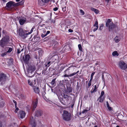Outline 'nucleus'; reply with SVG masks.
Returning <instances> with one entry per match:
<instances>
[{"label": "nucleus", "instance_id": "nucleus-1", "mask_svg": "<svg viewBox=\"0 0 127 127\" xmlns=\"http://www.w3.org/2000/svg\"><path fill=\"white\" fill-rule=\"evenodd\" d=\"M106 26L108 28L110 31L113 30L114 29L118 27L116 24H114L112 22L111 20L108 19L106 23Z\"/></svg>", "mask_w": 127, "mask_h": 127}, {"label": "nucleus", "instance_id": "nucleus-2", "mask_svg": "<svg viewBox=\"0 0 127 127\" xmlns=\"http://www.w3.org/2000/svg\"><path fill=\"white\" fill-rule=\"evenodd\" d=\"M9 41V37L7 35L3 38L0 40V46L2 47H4L8 44Z\"/></svg>", "mask_w": 127, "mask_h": 127}, {"label": "nucleus", "instance_id": "nucleus-3", "mask_svg": "<svg viewBox=\"0 0 127 127\" xmlns=\"http://www.w3.org/2000/svg\"><path fill=\"white\" fill-rule=\"evenodd\" d=\"M63 119L64 120L68 121L71 119V115L69 113L68 111L64 110L63 112Z\"/></svg>", "mask_w": 127, "mask_h": 127}, {"label": "nucleus", "instance_id": "nucleus-4", "mask_svg": "<svg viewBox=\"0 0 127 127\" xmlns=\"http://www.w3.org/2000/svg\"><path fill=\"white\" fill-rule=\"evenodd\" d=\"M19 34L21 38L23 39H25L27 37L28 35L27 33L23 31L22 29L21 28H20L19 29Z\"/></svg>", "mask_w": 127, "mask_h": 127}, {"label": "nucleus", "instance_id": "nucleus-5", "mask_svg": "<svg viewBox=\"0 0 127 127\" xmlns=\"http://www.w3.org/2000/svg\"><path fill=\"white\" fill-rule=\"evenodd\" d=\"M119 67L121 69L125 70L127 68V64L124 62L121 61H120L118 64Z\"/></svg>", "mask_w": 127, "mask_h": 127}, {"label": "nucleus", "instance_id": "nucleus-6", "mask_svg": "<svg viewBox=\"0 0 127 127\" xmlns=\"http://www.w3.org/2000/svg\"><path fill=\"white\" fill-rule=\"evenodd\" d=\"M7 77L5 74L3 73H0V83H2L7 80Z\"/></svg>", "mask_w": 127, "mask_h": 127}, {"label": "nucleus", "instance_id": "nucleus-7", "mask_svg": "<svg viewBox=\"0 0 127 127\" xmlns=\"http://www.w3.org/2000/svg\"><path fill=\"white\" fill-rule=\"evenodd\" d=\"M27 69V71L28 73H32L36 69L34 66L30 65V64H29V65H27L26 66Z\"/></svg>", "mask_w": 127, "mask_h": 127}, {"label": "nucleus", "instance_id": "nucleus-8", "mask_svg": "<svg viewBox=\"0 0 127 127\" xmlns=\"http://www.w3.org/2000/svg\"><path fill=\"white\" fill-rule=\"evenodd\" d=\"M63 97L64 99V102L65 103H68L69 101L71 99V97L67 95L64 94Z\"/></svg>", "mask_w": 127, "mask_h": 127}, {"label": "nucleus", "instance_id": "nucleus-9", "mask_svg": "<svg viewBox=\"0 0 127 127\" xmlns=\"http://www.w3.org/2000/svg\"><path fill=\"white\" fill-rule=\"evenodd\" d=\"M30 58V55L28 54L25 56V59H24V62L26 66H27V65H29V61Z\"/></svg>", "mask_w": 127, "mask_h": 127}, {"label": "nucleus", "instance_id": "nucleus-10", "mask_svg": "<svg viewBox=\"0 0 127 127\" xmlns=\"http://www.w3.org/2000/svg\"><path fill=\"white\" fill-rule=\"evenodd\" d=\"M14 2L13 1H9L6 4V6L9 9H11L14 6Z\"/></svg>", "mask_w": 127, "mask_h": 127}, {"label": "nucleus", "instance_id": "nucleus-11", "mask_svg": "<svg viewBox=\"0 0 127 127\" xmlns=\"http://www.w3.org/2000/svg\"><path fill=\"white\" fill-rule=\"evenodd\" d=\"M43 114V111L39 109L35 112V116L36 117H39L41 116Z\"/></svg>", "mask_w": 127, "mask_h": 127}, {"label": "nucleus", "instance_id": "nucleus-12", "mask_svg": "<svg viewBox=\"0 0 127 127\" xmlns=\"http://www.w3.org/2000/svg\"><path fill=\"white\" fill-rule=\"evenodd\" d=\"M30 124L32 127H35L36 126V124L35 123L34 118L32 117L30 120Z\"/></svg>", "mask_w": 127, "mask_h": 127}, {"label": "nucleus", "instance_id": "nucleus-13", "mask_svg": "<svg viewBox=\"0 0 127 127\" xmlns=\"http://www.w3.org/2000/svg\"><path fill=\"white\" fill-rule=\"evenodd\" d=\"M25 114H26L23 111H21L19 112L18 115L20 118L22 119L24 117Z\"/></svg>", "mask_w": 127, "mask_h": 127}, {"label": "nucleus", "instance_id": "nucleus-14", "mask_svg": "<svg viewBox=\"0 0 127 127\" xmlns=\"http://www.w3.org/2000/svg\"><path fill=\"white\" fill-rule=\"evenodd\" d=\"M26 19L25 18H20L19 20V22L20 25H22L26 21Z\"/></svg>", "mask_w": 127, "mask_h": 127}, {"label": "nucleus", "instance_id": "nucleus-15", "mask_svg": "<svg viewBox=\"0 0 127 127\" xmlns=\"http://www.w3.org/2000/svg\"><path fill=\"white\" fill-rule=\"evenodd\" d=\"M63 49L65 51H67L70 49V46L69 44L66 45L64 46Z\"/></svg>", "mask_w": 127, "mask_h": 127}, {"label": "nucleus", "instance_id": "nucleus-16", "mask_svg": "<svg viewBox=\"0 0 127 127\" xmlns=\"http://www.w3.org/2000/svg\"><path fill=\"white\" fill-rule=\"evenodd\" d=\"M94 27H95L93 30V31L95 32V31L98 29V23L97 21L95 22V24L94 26Z\"/></svg>", "mask_w": 127, "mask_h": 127}, {"label": "nucleus", "instance_id": "nucleus-17", "mask_svg": "<svg viewBox=\"0 0 127 127\" xmlns=\"http://www.w3.org/2000/svg\"><path fill=\"white\" fill-rule=\"evenodd\" d=\"M77 73V72H74L73 73L70 74L69 75H67V74L64 75L62 77H71L73 76L74 75L76 74V73Z\"/></svg>", "mask_w": 127, "mask_h": 127}, {"label": "nucleus", "instance_id": "nucleus-18", "mask_svg": "<svg viewBox=\"0 0 127 127\" xmlns=\"http://www.w3.org/2000/svg\"><path fill=\"white\" fill-rule=\"evenodd\" d=\"M37 99H36V100L33 103V110H34L36 108L37 105Z\"/></svg>", "mask_w": 127, "mask_h": 127}, {"label": "nucleus", "instance_id": "nucleus-19", "mask_svg": "<svg viewBox=\"0 0 127 127\" xmlns=\"http://www.w3.org/2000/svg\"><path fill=\"white\" fill-rule=\"evenodd\" d=\"M33 90L35 93L36 94H39L40 91L39 88L34 87L33 88Z\"/></svg>", "mask_w": 127, "mask_h": 127}, {"label": "nucleus", "instance_id": "nucleus-20", "mask_svg": "<svg viewBox=\"0 0 127 127\" xmlns=\"http://www.w3.org/2000/svg\"><path fill=\"white\" fill-rule=\"evenodd\" d=\"M70 67H68L66 69L64 72V75L67 74H69L70 73L69 70L70 69Z\"/></svg>", "mask_w": 127, "mask_h": 127}, {"label": "nucleus", "instance_id": "nucleus-21", "mask_svg": "<svg viewBox=\"0 0 127 127\" xmlns=\"http://www.w3.org/2000/svg\"><path fill=\"white\" fill-rule=\"evenodd\" d=\"M91 10L92 11H94L95 13L96 14H98L99 13V11L98 10L94 8H91Z\"/></svg>", "mask_w": 127, "mask_h": 127}, {"label": "nucleus", "instance_id": "nucleus-22", "mask_svg": "<svg viewBox=\"0 0 127 127\" xmlns=\"http://www.w3.org/2000/svg\"><path fill=\"white\" fill-rule=\"evenodd\" d=\"M107 106L108 109L109 111H111L112 110V108L111 107H110L109 105V104L107 101L106 102Z\"/></svg>", "mask_w": 127, "mask_h": 127}, {"label": "nucleus", "instance_id": "nucleus-23", "mask_svg": "<svg viewBox=\"0 0 127 127\" xmlns=\"http://www.w3.org/2000/svg\"><path fill=\"white\" fill-rule=\"evenodd\" d=\"M97 88L96 86V85H95L93 90L91 91V93H92L96 92L97 90Z\"/></svg>", "mask_w": 127, "mask_h": 127}, {"label": "nucleus", "instance_id": "nucleus-24", "mask_svg": "<svg viewBox=\"0 0 127 127\" xmlns=\"http://www.w3.org/2000/svg\"><path fill=\"white\" fill-rule=\"evenodd\" d=\"M112 55L113 56H118L119 55V54L117 51H115L112 53Z\"/></svg>", "mask_w": 127, "mask_h": 127}, {"label": "nucleus", "instance_id": "nucleus-25", "mask_svg": "<svg viewBox=\"0 0 127 127\" xmlns=\"http://www.w3.org/2000/svg\"><path fill=\"white\" fill-rule=\"evenodd\" d=\"M24 48L22 49L21 50L20 48H18L17 49V53L18 54H19L21 52V51H24Z\"/></svg>", "mask_w": 127, "mask_h": 127}, {"label": "nucleus", "instance_id": "nucleus-26", "mask_svg": "<svg viewBox=\"0 0 127 127\" xmlns=\"http://www.w3.org/2000/svg\"><path fill=\"white\" fill-rule=\"evenodd\" d=\"M115 40L116 42H118L120 41V39L118 36H116L115 38Z\"/></svg>", "mask_w": 127, "mask_h": 127}, {"label": "nucleus", "instance_id": "nucleus-27", "mask_svg": "<svg viewBox=\"0 0 127 127\" xmlns=\"http://www.w3.org/2000/svg\"><path fill=\"white\" fill-rule=\"evenodd\" d=\"M126 119L125 120H122V122H123L124 124L127 125V116L126 117Z\"/></svg>", "mask_w": 127, "mask_h": 127}, {"label": "nucleus", "instance_id": "nucleus-28", "mask_svg": "<svg viewBox=\"0 0 127 127\" xmlns=\"http://www.w3.org/2000/svg\"><path fill=\"white\" fill-rule=\"evenodd\" d=\"M34 28H35V27H33L31 29V30L30 32H29L27 33L28 35L30 34L31 33H32V32H33V30Z\"/></svg>", "mask_w": 127, "mask_h": 127}, {"label": "nucleus", "instance_id": "nucleus-29", "mask_svg": "<svg viewBox=\"0 0 127 127\" xmlns=\"http://www.w3.org/2000/svg\"><path fill=\"white\" fill-rule=\"evenodd\" d=\"M67 90L69 93L71 92L72 91V88L71 87H69L67 88Z\"/></svg>", "mask_w": 127, "mask_h": 127}, {"label": "nucleus", "instance_id": "nucleus-30", "mask_svg": "<svg viewBox=\"0 0 127 127\" xmlns=\"http://www.w3.org/2000/svg\"><path fill=\"white\" fill-rule=\"evenodd\" d=\"M95 73L94 72H93L92 73V74H91V79H90V80H93V76H94V75Z\"/></svg>", "mask_w": 127, "mask_h": 127}, {"label": "nucleus", "instance_id": "nucleus-31", "mask_svg": "<svg viewBox=\"0 0 127 127\" xmlns=\"http://www.w3.org/2000/svg\"><path fill=\"white\" fill-rule=\"evenodd\" d=\"M78 47L80 51H82V47L80 44H79L78 45Z\"/></svg>", "mask_w": 127, "mask_h": 127}, {"label": "nucleus", "instance_id": "nucleus-32", "mask_svg": "<svg viewBox=\"0 0 127 127\" xmlns=\"http://www.w3.org/2000/svg\"><path fill=\"white\" fill-rule=\"evenodd\" d=\"M102 97H101L100 98L99 97H98L97 100H99V101L100 102H103V99L101 98Z\"/></svg>", "mask_w": 127, "mask_h": 127}, {"label": "nucleus", "instance_id": "nucleus-33", "mask_svg": "<svg viewBox=\"0 0 127 127\" xmlns=\"http://www.w3.org/2000/svg\"><path fill=\"white\" fill-rule=\"evenodd\" d=\"M92 80H90L88 84V88H89L91 86V84L92 82Z\"/></svg>", "mask_w": 127, "mask_h": 127}, {"label": "nucleus", "instance_id": "nucleus-34", "mask_svg": "<svg viewBox=\"0 0 127 127\" xmlns=\"http://www.w3.org/2000/svg\"><path fill=\"white\" fill-rule=\"evenodd\" d=\"M42 2L44 3H47L50 0H41Z\"/></svg>", "mask_w": 127, "mask_h": 127}, {"label": "nucleus", "instance_id": "nucleus-35", "mask_svg": "<svg viewBox=\"0 0 127 127\" xmlns=\"http://www.w3.org/2000/svg\"><path fill=\"white\" fill-rule=\"evenodd\" d=\"M12 49L11 48H9L8 51H7V53H10L12 51Z\"/></svg>", "mask_w": 127, "mask_h": 127}, {"label": "nucleus", "instance_id": "nucleus-36", "mask_svg": "<svg viewBox=\"0 0 127 127\" xmlns=\"http://www.w3.org/2000/svg\"><path fill=\"white\" fill-rule=\"evenodd\" d=\"M28 83L29 85L31 86H33V83H32L31 82L30 80H28Z\"/></svg>", "mask_w": 127, "mask_h": 127}, {"label": "nucleus", "instance_id": "nucleus-37", "mask_svg": "<svg viewBox=\"0 0 127 127\" xmlns=\"http://www.w3.org/2000/svg\"><path fill=\"white\" fill-rule=\"evenodd\" d=\"M14 6H19L20 5V4L19 3V2L18 3H15V2H14Z\"/></svg>", "mask_w": 127, "mask_h": 127}, {"label": "nucleus", "instance_id": "nucleus-38", "mask_svg": "<svg viewBox=\"0 0 127 127\" xmlns=\"http://www.w3.org/2000/svg\"><path fill=\"white\" fill-rule=\"evenodd\" d=\"M104 92L103 91H102L101 93V95H100V96L99 97V98H100L101 97H102L103 95L104 94Z\"/></svg>", "mask_w": 127, "mask_h": 127}, {"label": "nucleus", "instance_id": "nucleus-39", "mask_svg": "<svg viewBox=\"0 0 127 127\" xmlns=\"http://www.w3.org/2000/svg\"><path fill=\"white\" fill-rule=\"evenodd\" d=\"M55 80H56V79H53L52 80V81H51V85H53L54 84H55Z\"/></svg>", "mask_w": 127, "mask_h": 127}, {"label": "nucleus", "instance_id": "nucleus-40", "mask_svg": "<svg viewBox=\"0 0 127 127\" xmlns=\"http://www.w3.org/2000/svg\"><path fill=\"white\" fill-rule=\"evenodd\" d=\"M7 52H4V53L2 54H1V56L2 57H4L7 54Z\"/></svg>", "mask_w": 127, "mask_h": 127}, {"label": "nucleus", "instance_id": "nucleus-41", "mask_svg": "<svg viewBox=\"0 0 127 127\" xmlns=\"http://www.w3.org/2000/svg\"><path fill=\"white\" fill-rule=\"evenodd\" d=\"M39 54V55L41 56L43 53V51L42 50H39L38 51Z\"/></svg>", "mask_w": 127, "mask_h": 127}, {"label": "nucleus", "instance_id": "nucleus-42", "mask_svg": "<svg viewBox=\"0 0 127 127\" xmlns=\"http://www.w3.org/2000/svg\"><path fill=\"white\" fill-rule=\"evenodd\" d=\"M19 3L20 5H22L24 4V1L23 0H22L19 2Z\"/></svg>", "mask_w": 127, "mask_h": 127}, {"label": "nucleus", "instance_id": "nucleus-43", "mask_svg": "<svg viewBox=\"0 0 127 127\" xmlns=\"http://www.w3.org/2000/svg\"><path fill=\"white\" fill-rule=\"evenodd\" d=\"M51 62H48L47 64L46 65V66H47L48 67H49L50 65L51 64Z\"/></svg>", "mask_w": 127, "mask_h": 127}, {"label": "nucleus", "instance_id": "nucleus-44", "mask_svg": "<svg viewBox=\"0 0 127 127\" xmlns=\"http://www.w3.org/2000/svg\"><path fill=\"white\" fill-rule=\"evenodd\" d=\"M89 110L87 109H85L82 112V113L83 114L88 111Z\"/></svg>", "mask_w": 127, "mask_h": 127}, {"label": "nucleus", "instance_id": "nucleus-45", "mask_svg": "<svg viewBox=\"0 0 127 127\" xmlns=\"http://www.w3.org/2000/svg\"><path fill=\"white\" fill-rule=\"evenodd\" d=\"M44 32L45 33V35H46V36L48 34L50 33V32L49 31H47V32Z\"/></svg>", "mask_w": 127, "mask_h": 127}, {"label": "nucleus", "instance_id": "nucleus-46", "mask_svg": "<svg viewBox=\"0 0 127 127\" xmlns=\"http://www.w3.org/2000/svg\"><path fill=\"white\" fill-rule=\"evenodd\" d=\"M34 39L35 40L34 41L36 42L37 41V39L38 38L39 39V38L38 37H34Z\"/></svg>", "mask_w": 127, "mask_h": 127}, {"label": "nucleus", "instance_id": "nucleus-47", "mask_svg": "<svg viewBox=\"0 0 127 127\" xmlns=\"http://www.w3.org/2000/svg\"><path fill=\"white\" fill-rule=\"evenodd\" d=\"M13 102L15 104V108H16L17 107V102L15 100H13Z\"/></svg>", "mask_w": 127, "mask_h": 127}, {"label": "nucleus", "instance_id": "nucleus-48", "mask_svg": "<svg viewBox=\"0 0 127 127\" xmlns=\"http://www.w3.org/2000/svg\"><path fill=\"white\" fill-rule=\"evenodd\" d=\"M80 12L82 14V15H83L84 14V12L82 10L80 9Z\"/></svg>", "mask_w": 127, "mask_h": 127}, {"label": "nucleus", "instance_id": "nucleus-49", "mask_svg": "<svg viewBox=\"0 0 127 127\" xmlns=\"http://www.w3.org/2000/svg\"><path fill=\"white\" fill-rule=\"evenodd\" d=\"M62 10L63 11L65 12L66 10V7L65 6L64 7L62 8Z\"/></svg>", "mask_w": 127, "mask_h": 127}, {"label": "nucleus", "instance_id": "nucleus-50", "mask_svg": "<svg viewBox=\"0 0 127 127\" xmlns=\"http://www.w3.org/2000/svg\"><path fill=\"white\" fill-rule=\"evenodd\" d=\"M43 33V34H42L41 35V36L42 37H44L46 36V35H45V33L44 32Z\"/></svg>", "mask_w": 127, "mask_h": 127}, {"label": "nucleus", "instance_id": "nucleus-51", "mask_svg": "<svg viewBox=\"0 0 127 127\" xmlns=\"http://www.w3.org/2000/svg\"><path fill=\"white\" fill-rule=\"evenodd\" d=\"M16 108V109L15 110V112L16 113L17 112V111L19 110V108H17V107Z\"/></svg>", "mask_w": 127, "mask_h": 127}, {"label": "nucleus", "instance_id": "nucleus-52", "mask_svg": "<svg viewBox=\"0 0 127 127\" xmlns=\"http://www.w3.org/2000/svg\"><path fill=\"white\" fill-rule=\"evenodd\" d=\"M53 10L55 11H56L58 10V8L57 7H55L53 8Z\"/></svg>", "mask_w": 127, "mask_h": 127}, {"label": "nucleus", "instance_id": "nucleus-53", "mask_svg": "<svg viewBox=\"0 0 127 127\" xmlns=\"http://www.w3.org/2000/svg\"><path fill=\"white\" fill-rule=\"evenodd\" d=\"M68 31L69 32H73V31L71 29H69L68 30Z\"/></svg>", "mask_w": 127, "mask_h": 127}, {"label": "nucleus", "instance_id": "nucleus-54", "mask_svg": "<svg viewBox=\"0 0 127 127\" xmlns=\"http://www.w3.org/2000/svg\"><path fill=\"white\" fill-rule=\"evenodd\" d=\"M74 106V104H72L71 106V107L72 108Z\"/></svg>", "mask_w": 127, "mask_h": 127}, {"label": "nucleus", "instance_id": "nucleus-55", "mask_svg": "<svg viewBox=\"0 0 127 127\" xmlns=\"http://www.w3.org/2000/svg\"><path fill=\"white\" fill-rule=\"evenodd\" d=\"M106 1H107L108 3L111 0H105Z\"/></svg>", "mask_w": 127, "mask_h": 127}, {"label": "nucleus", "instance_id": "nucleus-56", "mask_svg": "<svg viewBox=\"0 0 127 127\" xmlns=\"http://www.w3.org/2000/svg\"><path fill=\"white\" fill-rule=\"evenodd\" d=\"M90 36H93V37H94V35H90Z\"/></svg>", "mask_w": 127, "mask_h": 127}, {"label": "nucleus", "instance_id": "nucleus-57", "mask_svg": "<svg viewBox=\"0 0 127 127\" xmlns=\"http://www.w3.org/2000/svg\"><path fill=\"white\" fill-rule=\"evenodd\" d=\"M104 77V75L103 74L102 75V79H103V78Z\"/></svg>", "mask_w": 127, "mask_h": 127}, {"label": "nucleus", "instance_id": "nucleus-58", "mask_svg": "<svg viewBox=\"0 0 127 127\" xmlns=\"http://www.w3.org/2000/svg\"><path fill=\"white\" fill-rule=\"evenodd\" d=\"M38 3H39V4H40V1H39L38 0Z\"/></svg>", "mask_w": 127, "mask_h": 127}, {"label": "nucleus", "instance_id": "nucleus-59", "mask_svg": "<svg viewBox=\"0 0 127 127\" xmlns=\"http://www.w3.org/2000/svg\"><path fill=\"white\" fill-rule=\"evenodd\" d=\"M102 79L103 80H104V78H103V79Z\"/></svg>", "mask_w": 127, "mask_h": 127}, {"label": "nucleus", "instance_id": "nucleus-60", "mask_svg": "<svg viewBox=\"0 0 127 127\" xmlns=\"http://www.w3.org/2000/svg\"><path fill=\"white\" fill-rule=\"evenodd\" d=\"M97 63H96V65H97Z\"/></svg>", "mask_w": 127, "mask_h": 127}, {"label": "nucleus", "instance_id": "nucleus-61", "mask_svg": "<svg viewBox=\"0 0 127 127\" xmlns=\"http://www.w3.org/2000/svg\"><path fill=\"white\" fill-rule=\"evenodd\" d=\"M101 26L100 28H99V29L100 28V29H101Z\"/></svg>", "mask_w": 127, "mask_h": 127}, {"label": "nucleus", "instance_id": "nucleus-62", "mask_svg": "<svg viewBox=\"0 0 127 127\" xmlns=\"http://www.w3.org/2000/svg\"><path fill=\"white\" fill-rule=\"evenodd\" d=\"M5 0H3V1H4Z\"/></svg>", "mask_w": 127, "mask_h": 127}]
</instances>
